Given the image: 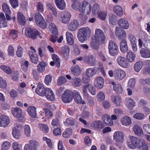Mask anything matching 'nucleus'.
I'll return each instance as SVG.
<instances>
[{
    "instance_id": "obj_64",
    "label": "nucleus",
    "mask_w": 150,
    "mask_h": 150,
    "mask_svg": "<svg viewBox=\"0 0 150 150\" xmlns=\"http://www.w3.org/2000/svg\"><path fill=\"white\" fill-rule=\"evenodd\" d=\"M143 128L145 131L148 134H150V124L144 125Z\"/></svg>"
},
{
    "instance_id": "obj_11",
    "label": "nucleus",
    "mask_w": 150,
    "mask_h": 150,
    "mask_svg": "<svg viewBox=\"0 0 150 150\" xmlns=\"http://www.w3.org/2000/svg\"><path fill=\"white\" fill-rule=\"evenodd\" d=\"M85 61L88 64L94 66L96 64L95 57L93 55L86 56L84 57Z\"/></svg>"
},
{
    "instance_id": "obj_36",
    "label": "nucleus",
    "mask_w": 150,
    "mask_h": 150,
    "mask_svg": "<svg viewBox=\"0 0 150 150\" xmlns=\"http://www.w3.org/2000/svg\"><path fill=\"white\" fill-rule=\"evenodd\" d=\"M31 150H37L36 147L38 145V142L35 139L30 140L29 144Z\"/></svg>"
},
{
    "instance_id": "obj_62",
    "label": "nucleus",
    "mask_w": 150,
    "mask_h": 150,
    "mask_svg": "<svg viewBox=\"0 0 150 150\" xmlns=\"http://www.w3.org/2000/svg\"><path fill=\"white\" fill-rule=\"evenodd\" d=\"M133 117L137 119L141 120L144 118V115L143 113H137L134 115Z\"/></svg>"
},
{
    "instance_id": "obj_3",
    "label": "nucleus",
    "mask_w": 150,
    "mask_h": 150,
    "mask_svg": "<svg viewBox=\"0 0 150 150\" xmlns=\"http://www.w3.org/2000/svg\"><path fill=\"white\" fill-rule=\"evenodd\" d=\"M94 38L96 41L99 45L105 44L106 37L104 32L101 29H97L95 30Z\"/></svg>"
},
{
    "instance_id": "obj_58",
    "label": "nucleus",
    "mask_w": 150,
    "mask_h": 150,
    "mask_svg": "<svg viewBox=\"0 0 150 150\" xmlns=\"http://www.w3.org/2000/svg\"><path fill=\"white\" fill-rule=\"evenodd\" d=\"M65 125L67 126H73L75 124V121L73 119L70 118H67L64 122Z\"/></svg>"
},
{
    "instance_id": "obj_6",
    "label": "nucleus",
    "mask_w": 150,
    "mask_h": 150,
    "mask_svg": "<svg viewBox=\"0 0 150 150\" xmlns=\"http://www.w3.org/2000/svg\"><path fill=\"white\" fill-rule=\"evenodd\" d=\"M74 95L72 91L66 90L62 95V100L65 103H69L72 100Z\"/></svg>"
},
{
    "instance_id": "obj_40",
    "label": "nucleus",
    "mask_w": 150,
    "mask_h": 150,
    "mask_svg": "<svg viewBox=\"0 0 150 150\" xmlns=\"http://www.w3.org/2000/svg\"><path fill=\"white\" fill-rule=\"evenodd\" d=\"M92 125L96 128H103L104 125L102 122L99 121H94L92 123Z\"/></svg>"
},
{
    "instance_id": "obj_12",
    "label": "nucleus",
    "mask_w": 150,
    "mask_h": 150,
    "mask_svg": "<svg viewBox=\"0 0 150 150\" xmlns=\"http://www.w3.org/2000/svg\"><path fill=\"white\" fill-rule=\"evenodd\" d=\"M44 96L49 100L53 101L55 100L54 95L52 90L50 88H46L45 89Z\"/></svg>"
},
{
    "instance_id": "obj_16",
    "label": "nucleus",
    "mask_w": 150,
    "mask_h": 150,
    "mask_svg": "<svg viewBox=\"0 0 150 150\" xmlns=\"http://www.w3.org/2000/svg\"><path fill=\"white\" fill-rule=\"evenodd\" d=\"M102 118L106 125L111 126L113 125V122L109 115L107 114L103 115Z\"/></svg>"
},
{
    "instance_id": "obj_28",
    "label": "nucleus",
    "mask_w": 150,
    "mask_h": 150,
    "mask_svg": "<svg viewBox=\"0 0 150 150\" xmlns=\"http://www.w3.org/2000/svg\"><path fill=\"white\" fill-rule=\"evenodd\" d=\"M74 94V100L76 103L78 104H84L85 103V102L82 100L81 96L78 92H75Z\"/></svg>"
},
{
    "instance_id": "obj_18",
    "label": "nucleus",
    "mask_w": 150,
    "mask_h": 150,
    "mask_svg": "<svg viewBox=\"0 0 150 150\" xmlns=\"http://www.w3.org/2000/svg\"><path fill=\"white\" fill-rule=\"evenodd\" d=\"M45 89H44L43 85L42 84L38 83L37 87L36 89L35 92L39 95L43 96H44Z\"/></svg>"
},
{
    "instance_id": "obj_53",
    "label": "nucleus",
    "mask_w": 150,
    "mask_h": 150,
    "mask_svg": "<svg viewBox=\"0 0 150 150\" xmlns=\"http://www.w3.org/2000/svg\"><path fill=\"white\" fill-rule=\"evenodd\" d=\"M36 23L38 26L42 28H45L47 27L44 18L38 21Z\"/></svg>"
},
{
    "instance_id": "obj_15",
    "label": "nucleus",
    "mask_w": 150,
    "mask_h": 150,
    "mask_svg": "<svg viewBox=\"0 0 150 150\" xmlns=\"http://www.w3.org/2000/svg\"><path fill=\"white\" fill-rule=\"evenodd\" d=\"M9 122L10 120L8 117L4 115L1 116V127H5L8 125Z\"/></svg>"
},
{
    "instance_id": "obj_44",
    "label": "nucleus",
    "mask_w": 150,
    "mask_h": 150,
    "mask_svg": "<svg viewBox=\"0 0 150 150\" xmlns=\"http://www.w3.org/2000/svg\"><path fill=\"white\" fill-rule=\"evenodd\" d=\"M84 87L85 88H87L92 95H94L96 94V90L94 87H93L91 85L88 84L86 85V86Z\"/></svg>"
},
{
    "instance_id": "obj_13",
    "label": "nucleus",
    "mask_w": 150,
    "mask_h": 150,
    "mask_svg": "<svg viewBox=\"0 0 150 150\" xmlns=\"http://www.w3.org/2000/svg\"><path fill=\"white\" fill-rule=\"evenodd\" d=\"M79 26V21L76 20H74L70 22L68 26V29L73 31L76 29Z\"/></svg>"
},
{
    "instance_id": "obj_63",
    "label": "nucleus",
    "mask_w": 150,
    "mask_h": 150,
    "mask_svg": "<svg viewBox=\"0 0 150 150\" xmlns=\"http://www.w3.org/2000/svg\"><path fill=\"white\" fill-rule=\"evenodd\" d=\"M43 110L45 112V115L47 118L49 119L52 116V113L50 110L45 108L43 109Z\"/></svg>"
},
{
    "instance_id": "obj_38",
    "label": "nucleus",
    "mask_w": 150,
    "mask_h": 150,
    "mask_svg": "<svg viewBox=\"0 0 150 150\" xmlns=\"http://www.w3.org/2000/svg\"><path fill=\"white\" fill-rule=\"evenodd\" d=\"M135 55L132 52H128L127 53L126 58L128 61L130 62H134L135 59Z\"/></svg>"
},
{
    "instance_id": "obj_45",
    "label": "nucleus",
    "mask_w": 150,
    "mask_h": 150,
    "mask_svg": "<svg viewBox=\"0 0 150 150\" xmlns=\"http://www.w3.org/2000/svg\"><path fill=\"white\" fill-rule=\"evenodd\" d=\"M143 65V62L141 61L137 62L134 64V69L136 72H138L142 68Z\"/></svg>"
},
{
    "instance_id": "obj_49",
    "label": "nucleus",
    "mask_w": 150,
    "mask_h": 150,
    "mask_svg": "<svg viewBox=\"0 0 150 150\" xmlns=\"http://www.w3.org/2000/svg\"><path fill=\"white\" fill-rule=\"evenodd\" d=\"M72 134V131L69 129H67L63 133L62 135L64 138H67L71 136Z\"/></svg>"
},
{
    "instance_id": "obj_19",
    "label": "nucleus",
    "mask_w": 150,
    "mask_h": 150,
    "mask_svg": "<svg viewBox=\"0 0 150 150\" xmlns=\"http://www.w3.org/2000/svg\"><path fill=\"white\" fill-rule=\"evenodd\" d=\"M104 80L101 77H98L95 80L94 85L98 88L101 89L103 87Z\"/></svg>"
},
{
    "instance_id": "obj_8",
    "label": "nucleus",
    "mask_w": 150,
    "mask_h": 150,
    "mask_svg": "<svg viewBox=\"0 0 150 150\" xmlns=\"http://www.w3.org/2000/svg\"><path fill=\"white\" fill-rule=\"evenodd\" d=\"M115 33L117 39L120 40L125 39L127 37L125 31L118 27L116 28Z\"/></svg>"
},
{
    "instance_id": "obj_52",
    "label": "nucleus",
    "mask_w": 150,
    "mask_h": 150,
    "mask_svg": "<svg viewBox=\"0 0 150 150\" xmlns=\"http://www.w3.org/2000/svg\"><path fill=\"white\" fill-rule=\"evenodd\" d=\"M24 133L25 135L28 137L30 136V126L28 125H26L24 126Z\"/></svg>"
},
{
    "instance_id": "obj_21",
    "label": "nucleus",
    "mask_w": 150,
    "mask_h": 150,
    "mask_svg": "<svg viewBox=\"0 0 150 150\" xmlns=\"http://www.w3.org/2000/svg\"><path fill=\"white\" fill-rule=\"evenodd\" d=\"M126 76L125 72L121 69H117L116 71L115 77L118 80H122Z\"/></svg>"
},
{
    "instance_id": "obj_9",
    "label": "nucleus",
    "mask_w": 150,
    "mask_h": 150,
    "mask_svg": "<svg viewBox=\"0 0 150 150\" xmlns=\"http://www.w3.org/2000/svg\"><path fill=\"white\" fill-rule=\"evenodd\" d=\"M71 16L70 13L67 11L62 12L59 14V16L61 18L62 22L65 23H68L70 20Z\"/></svg>"
},
{
    "instance_id": "obj_23",
    "label": "nucleus",
    "mask_w": 150,
    "mask_h": 150,
    "mask_svg": "<svg viewBox=\"0 0 150 150\" xmlns=\"http://www.w3.org/2000/svg\"><path fill=\"white\" fill-rule=\"evenodd\" d=\"M120 50L122 52L125 53L127 51L128 48L126 40H123L120 42Z\"/></svg>"
},
{
    "instance_id": "obj_41",
    "label": "nucleus",
    "mask_w": 150,
    "mask_h": 150,
    "mask_svg": "<svg viewBox=\"0 0 150 150\" xmlns=\"http://www.w3.org/2000/svg\"><path fill=\"white\" fill-rule=\"evenodd\" d=\"M37 70L38 71L43 72L45 70V63L43 61L40 62L37 66Z\"/></svg>"
},
{
    "instance_id": "obj_4",
    "label": "nucleus",
    "mask_w": 150,
    "mask_h": 150,
    "mask_svg": "<svg viewBox=\"0 0 150 150\" xmlns=\"http://www.w3.org/2000/svg\"><path fill=\"white\" fill-rule=\"evenodd\" d=\"M25 35L27 37L32 39H36L37 37L42 38L41 36L40 35L39 33L37 30L30 28H28L26 29Z\"/></svg>"
},
{
    "instance_id": "obj_10",
    "label": "nucleus",
    "mask_w": 150,
    "mask_h": 150,
    "mask_svg": "<svg viewBox=\"0 0 150 150\" xmlns=\"http://www.w3.org/2000/svg\"><path fill=\"white\" fill-rule=\"evenodd\" d=\"M124 134L120 131L115 132L114 134L113 139L116 142L123 143Z\"/></svg>"
},
{
    "instance_id": "obj_27",
    "label": "nucleus",
    "mask_w": 150,
    "mask_h": 150,
    "mask_svg": "<svg viewBox=\"0 0 150 150\" xmlns=\"http://www.w3.org/2000/svg\"><path fill=\"white\" fill-rule=\"evenodd\" d=\"M17 18L19 23L22 25H24L26 23L24 16L21 13L18 12L17 14Z\"/></svg>"
},
{
    "instance_id": "obj_43",
    "label": "nucleus",
    "mask_w": 150,
    "mask_h": 150,
    "mask_svg": "<svg viewBox=\"0 0 150 150\" xmlns=\"http://www.w3.org/2000/svg\"><path fill=\"white\" fill-rule=\"evenodd\" d=\"M88 4H89L87 1H84L82 2V3H81L80 8L79 9V11L81 13H84L85 12L86 9Z\"/></svg>"
},
{
    "instance_id": "obj_60",
    "label": "nucleus",
    "mask_w": 150,
    "mask_h": 150,
    "mask_svg": "<svg viewBox=\"0 0 150 150\" xmlns=\"http://www.w3.org/2000/svg\"><path fill=\"white\" fill-rule=\"evenodd\" d=\"M66 79L64 76H62L59 78L57 81V84L59 86H61L62 84L66 83Z\"/></svg>"
},
{
    "instance_id": "obj_61",
    "label": "nucleus",
    "mask_w": 150,
    "mask_h": 150,
    "mask_svg": "<svg viewBox=\"0 0 150 150\" xmlns=\"http://www.w3.org/2000/svg\"><path fill=\"white\" fill-rule=\"evenodd\" d=\"M83 13L79 14V18L82 23H84L87 20V17Z\"/></svg>"
},
{
    "instance_id": "obj_42",
    "label": "nucleus",
    "mask_w": 150,
    "mask_h": 150,
    "mask_svg": "<svg viewBox=\"0 0 150 150\" xmlns=\"http://www.w3.org/2000/svg\"><path fill=\"white\" fill-rule=\"evenodd\" d=\"M72 85L75 86H79L82 84L81 79L80 78L75 77L73 79Z\"/></svg>"
},
{
    "instance_id": "obj_22",
    "label": "nucleus",
    "mask_w": 150,
    "mask_h": 150,
    "mask_svg": "<svg viewBox=\"0 0 150 150\" xmlns=\"http://www.w3.org/2000/svg\"><path fill=\"white\" fill-rule=\"evenodd\" d=\"M121 122L123 125L126 126L130 125L132 124L131 119L127 116L122 117Z\"/></svg>"
},
{
    "instance_id": "obj_33",
    "label": "nucleus",
    "mask_w": 150,
    "mask_h": 150,
    "mask_svg": "<svg viewBox=\"0 0 150 150\" xmlns=\"http://www.w3.org/2000/svg\"><path fill=\"white\" fill-rule=\"evenodd\" d=\"M69 48L67 46L62 47L60 49V52L64 57L68 56L69 51Z\"/></svg>"
},
{
    "instance_id": "obj_59",
    "label": "nucleus",
    "mask_w": 150,
    "mask_h": 150,
    "mask_svg": "<svg viewBox=\"0 0 150 150\" xmlns=\"http://www.w3.org/2000/svg\"><path fill=\"white\" fill-rule=\"evenodd\" d=\"M39 126L45 133H47L48 132L49 129L47 125L43 124H39Z\"/></svg>"
},
{
    "instance_id": "obj_51",
    "label": "nucleus",
    "mask_w": 150,
    "mask_h": 150,
    "mask_svg": "<svg viewBox=\"0 0 150 150\" xmlns=\"http://www.w3.org/2000/svg\"><path fill=\"white\" fill-rule=\"evenodd\" d=\"M113 89L117 93H121L122 92V88L121 86L119 84H117L113 86Z\"/></svg>"
},
{
    "instance_id": "obj_57",
    "label": "nucleus",
    "mask_w": 150,
    "mask_h": 150,
    "mask_svg": "<svg viewBox=\"0 0 150 150\" xmlns=\"http://www.w3.org/2000/svg\"><path fill=\"white\" fill-rule=\"evenodd\" d=\"M11 146L10 143L8 141L3 142L2 145V150H8Z\"/></svg>"
},
{
    "instance_id": "obj_39",
    "label": "nucleus",
    "mask_w": 150,
    "mask_h": 150,
    "mask_svg": "<svg viewBox=\"0 0 150 150\" xmlns=\"http://www.w3.org/2000/svg\"><path fill=\"white\" fill-rule=\"evenodd\" d=\"M96 73L95 70L93 68H88L86 70V76L89 77H92Z\"/></svg>"
},
{
    "instance_id": "obj_46",
    "label": "nucleus",
    "mask_w": 150,
    "mask_h": 150,
    "mask_svg": "<svg viewBox=\"0 0 150 150\" xmlns=\"http://www.w3.org/2000/svg\"><path fill=\"white\" fill-rule=\"evenodd\" d=\"M12 134L13 137L17 139L21 135V131L18 129H17L16 127L13 128Z\"/></svg>"
},
{
    "instance_id": "obj_54",
    "label": "nucleus",
    "mask_w": 150,
    "mask_h": 150,
    "mask_svg": "<svg viewBox=\"0 0 150 150\" xmlns=\"http://www.w3.org/2000/svg\"><path fill=\"white\" fill-rule=\"evenodd\" d=\"M1 69L8 74H9L12 73L11 70L9 67L3 65L1 66Z\"/></svg>"
},
{
    "instance_id": "obj_34",
    "label": "nucleus",
    "mask_w": 150,
    "mask_h": 150,
    "mask_svg": "<svg viewBox=\"0 0 150 150\" xmlns=\"http://www.w3.org/2000/svg\"><path fill=\"white\" fill-rule=\"evenodd\" d=\"M112 100L117 106H119L121 105V97L118 96H112Z\"/></svg>"
},
{
    "instance_id": "obj_20",
    "label": "nucleus",
    "mask_w": 150,
    "mask_h": 150,
    "mask_svg": "<svg viewBox=\"0 0 150 150\" xmlns=\"http://www.w3.org/2000/svg\"><path fill=\"white\" fill-rule=\"evenodd\" d=\"M119 26L124 29H127L129 27V24L128 21L125 19L121 18L118 21Z\"/></svg>"
},
{
    "instance_id": "obj_37",
    "label": "nucleus",
    "mask_w": 150,
    "mask_h": 150,
    "mask_svg": "<svg viewBox=\"0 0 150 150\" xmlns=\"http://www.w3.org/2000/svg\"><path fill=\"white\" fill-rule=\"evenodd\" d=\"M141 56L144 58L150 57V52L145 49L142 48L140 50Z\"/></svg>"
},
{
    "instance_id": "obj_1",
    "label": "nucleus",
    "mask_w": 150,
    "mask_h": 150,
    "mask_svg": "<svg viewBox=\"0 0 150 150\" xmlns=\"http://www.w3.org/2000/svg\"><path fill=\"white\" fill-rule=\"evenodd\" d=\"M130 142H128L127 144L128 146L131 149L136 148L141 150H148V147L145 141L142 139L131 136L129 137Z\"/></svg>"
},
{
    "instance_id": "obj_24",
    "label": "nucleus",
    "mask_w": 150,
    "mask_h": 150,
    "mask_svg": "<svg viewBox=\"0 0 150 150\" xmlns=\"http://www.w3.org/2000/svg\"><path fill=\"white\" fill-rule=\"evenodd\" d=\"M11 112L13 116L16 118H19L21 116L22 110L19 108H13Z\"/></svg>"
},
{
    "instance_id": "obj_26",
    "label": "nucleus",
    "mask_w": 150,
    "mask_h": 150,
    "mask_svg": "<svg viewBox=\"0 0 150 150\" xmlns=\"http://www.w3.org/2000/svg\"><path fill=\"white\" fill-rule=\"evenodd\" d=\"M67 41L70 45H72L74 43V39L72 34L69 32H67L66 33Z\"/></svg>"
},
{
    "instance_id": "obj_47",
    "label": "nucleus",
    "mask_w": 150,
    "mask_h": 150,
    "mask_svg": "<svg viewBox=\"0 0 150 150\" xmlns=\"http://www.w3.org/2000/svg\"><path fill=\"white\" fill-rule=\"evenodd\" d=\"M49 28L52 30V33L55 35L58 34V30L55 24L52 23L49 25Z\"/></svg>"
},
{
    "instance_id": "obj_50",
    "label": "nucleus",
    "mask_w": 150,
    "mask_h": 150,
    "mask_svg": "<svg viewBox=\"0 0 150 150\" xmlns=\"http://www.w3.org/2000/svg\"><path fill=\"white\" fill-rule=\"evenodd\" d=\"M73 2L74 3L71 5L72 8L75 10H77L79 8L80 9L81 3L78 1H76Z\"/></svg>"
},
{
    "instance_id": "obj_56",
    "label": "nucleus",
    "mask_w": 150,
    "mask_h": 150,
    "mask_svg": "<svg viewBox=\"0 0 150 150\" xmlns=\"http://www.w3.org/2000/svg\"><path fill=\"white\" fill-rule=\"evenodd\" d=\"M100 9L99 5L97 3L94 4L92 8V13L93 14H98Z\"/></svg>"
},
{
    "instance_id": "obj_25",
    "label": "nucleus",
    "mask_w": 150,
    "mask_h": 150,
    "mask_svg": "<svg viewBox=\"0 0 150 150\" xmlns=\"http://www.w3.org/2000/svg\"><path fill=\"white\" fill-rule=\"evenodd\" d=\"M125 102L126 106L130 110L132 109L135 104V102L132 99L130 98L126 99Z\"/></svg>"
},
{
    "instance_id": "obj_35",
    "label": "nucleus",
    "mask_w": 150,
    "mask_h": 150,
    "mask_svg": "<svg viewBox=\"0 0 150 150\" xmlns=\"http://www.w3.org/2000/svg\"><path fill=\"white\" fill-rule=\"evenodd\" d=\"M29 55L32 62L37 64L38 61L37 55L35 53H34L32 52H31L30 53Z\"/></svg>"
},
{
    "instance_id": "obj_7",
    "label": "nucleus",
    "mask_w": 150,
    "mask_h": 150,
    "mask_svg": "<svg viewBox=\"0 0 150 150\" xmlns=\"http://www.w3.org/2000/svg\"><path fill=\"white\" fill-rule=\"evenodd\" d=\"M117 62L118 64L122 67L127 68L129 67V62L124 57L118 56L117 58Z\"/></svg>"
},
{
    "instance_id": "obj_5",
    "label": "nucleus",
    "mask_w": 150,
    "mask_h": 150,
    "mask_svg": "<svg viewBox=\"0 0 150 150\" xmlns=\"http://www.w3.org/2000/svg\"><path fill=\"white\" fill-rule=\"evenodd\" d=\"M109 51L112 56H115L118 53V48L115 42L112 40L109 41L108 45Z\"/></svg>"
},
{
    "instance_id": "obj_31",
    "label": "nucleus",
    "mask_w": 150,
    "mask_h": 150,
    "mask_svg": "<svg viewBox=\"0 0 150 150\" xmlns=\"http://www.w3.org/2000/svg\"><path fill=\"white\" fill-rule=\"evenodd\" d=\"M113 11L114 12L119 16H121L123 14L122 9L119 5H117L115 6L114 8Z\"/></svg>"
},
{
    "instance_id": "obj_17",
    "label": "nucleus",
    "mask_w": 150,
    "mask_h": 150,
    "mask_svg": "<svg viewBox=\"0 0 150 150\" xmlns=\"http://www.w3.org/2000/svg\"><path fill=\"white\" fill-rule=\"evenodd\" d=\"M52 58L53 61L50 62V65L52 66H53L55 64L56 67H59L60 62L59 57L56 54H53L52 55Z\"/></svg>"
},
{
    "instance_id": "obj_30",
    "label": "nucleus",
    "mask_w": 150,
    "mask_h": 150,
    "mask_svg": "<svg viewBox=\"0 0 150 150\" xmlns=\"http://www.w3.org/2000/svg\"><path fill=\"white\" fill-rule=\"evenodd\" d=\"M28 113L30 116L33 117L36 116V108L34 106H29L27 109Z\"/></svg>"
},
{
    "instance_id": "obj_2",
    "label": "nucleus",
    "mask_w": 150,
    "mask_h": 150,
    "mask_svg": "<svg viewBox=\"0 0 150 150\" xmlns=\"http://www.w3.org/2000/svg\"><path fill=\"white\" fill-rule=\"evenodd\" d=\"M91 33V30L88 27L80 28L78 30L77 33L78 40L81 42H84L90 36Z\"/></svg>"
},
{
    "instance_id": "obj_14",
    "label": "nucleus",
    "mask_w": 150,
    "mask_h": 150,
    "mask_svg": "<svg viewBox=\"0 0 150 150\" xmlns=\"http://www.w3.org/2000/svg\"><path fill=\"white\" fill-rule=\"evenodd\" d=\"M133 130L135 134L138 136L142 137L144 135V132L142 128L137 125H134Z\"/></svg>"
},
{
    "instance_id": "obj_48",
    "label": "nucleus",
    "mask_w": 150,
    "mask_h": 150,
    "mask_svg": "<svg viewBox=\"0 0 150 150\" xmlns=\"http://www.w3.org/2000/svg\"><path fill=\"white\" fill-rule=\"evenodd\" d=\"M2 9L3 11L5 13H7L10 14L11 13V10L9 8L8 5L6 3H3L2 5Z\"/></svg>"
},
{
    "instance_id": "obj_32",
    "label": "nucleus",
    "mask_w": 150,
    "mask_h": 150,
    "mask_svg": "<svg viewBox=\"0 0 150 150\" xmlns=\"http://www.w3.org/2000/svg\"><path fill=\"white\" fill-rule=\"evenodd\" d=\"M55 4L57 7L61 10L64 9L66 4L64 0H55Z\"/></svg>"
},
{
    "instance_id": "obj_29",
    "label": "nucleus",
    "mask_w": 150,
    "mask_h": 150,
    "mask_svg": "<svg viewBox=\"0 0 150 150\" xmlns=\"http://www.w3.org/2000/svg\"><path fill=\"white\" fill-rule=\"evenodd\" d=\"M71 73L74 76H78L81 74V69L78 66L71 67Z\"/></svg>"
},
{
    "instance_id": "obj_55",
    "label": "nucleus",
    "mask_w": 150,
    "mask_h": 150,
    "mask_svg": "<svg viewBox=\"0 0 150 150\" xmlns=\"http://www.w3.org/2000/svg\"><path fill=\"white\" fill-rule=\"evenodd\" d=\"M96 41H92L91 42V46L92 49L96 50H98L99 48V45Z\"/></svg>"
}]
</instances>
